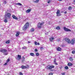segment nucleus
Wrapping results in <instances>:
<instances>
[{"label":"nucleus","instance_id":"nucleus-1","mask_svg":"<svg viewBox=\"0 0 75 75\" xmlns=\"http://www.w3.org/2000/svg\"><path fill=\"white\" fill-rule=\"evenodd\" d=\"M0 52H3L4 55H8V52H7V50H6V49L1 50Z\"/></svg>","mask_w":75,"mask_h":75},{"label":"nucleus","instance_id":"nucleus-2","mask_svg":"<svg viewBox=\"0 0 75 75\" xmlns=\"http://www.w3.org/2000/svg\"><path fill=\"white\" fill-rule=\"evenodd\" d=\"M29 24L30 23H26L23 27V30H27V28H28V26H29Z\"/></svg>","mask_w":75,"mask_h":75},{"label":"nucleus","instance_id":"nucleus-3","mask_svg":"<svg viewBox=\"0 0 75 75\" xmlns=\"http://www.w3.org/2000/svg\"><path fill=\"white\" fill-rule=\"evenodd\" d=\"M44 22H43L41 23H39L37 25L38 28H42V25H44Z\"/></svg>","mask_w":75,"mask_h":75},{"label":"nucleus","instance_id":"nucleus-4","mask_svg":"<svg viewBox=\"0 0 75 75\" xmlns=\"http://www.w3.org/2000/svg\"><path fill=\"white\" fill-rule=\"evenodd\" d=\"M54 68V66H50V65H49L47 66V69L49 70H50V69H51Z\"/></svg>","mask_w":75,"mask_h":75},{"label":"nucleus","instance_id":"nucleus-5","mask_svg":"<svg viewBox=\"0 0 75 75\" xmlns=\"http://www.w3.org/2000/svg\"><path fill=\"white\" fill-rule=\"evenodd\" d=\"M64 31H68V32L69 31L70 32H71V30L68 28H67L65 27H64Z\"/></svg>","mask_w":75,"mask_h":75},{"label":"nucleus","instance_id":"nucleus-6","mask_svg":"<svg viewBox=\"0 0 75 75\" xmlns=\"http://www.w3.org/2000/svg\"><path fill=\"white\" fill-rule=\"evenodd\" d=\"M65 40L69 44H70V43H71V41L69 39L67 38H65Z\"/></svg>","mask_w":75,"mask_h":75},{"label":"nucleus","instance_id":"nucleus-7","mask_svg":"<svg viewBox=\"0 0 75 75\" xmlns=\"http://www.w3.org/2000/svg\"><path fill=\"white\" fill-rule=\"evenodd\" d=\"M75 39L71 40V42L70 41V43H71V44L73 45L74 44H75Z\"/></svg>","mask_w":75,"mask_h":75},{"label":"nucleus","instance_id":"nucleus-8","mask_svg":"<svg viewBox=\"0 0 75 75\" xmlns=\"http://www.w3.org/2000/svg\"><path fill=\"white\" fill-rule=\"evenodd\" d=\"M6 16L7 17H8V18H10V16H11V15L10 14V13H7Z\"/></svg>","mask_w":75,"mask_h":75},{"label":"nucleus","instance_id":"nucleus-9","mask_svg":"<svg viewBox=\"0 0 75 75\" xmlns=\"http://www.w3.org/2000/svg\"><path fill=\"white\" fill-rule=\"evenodd\" d=\"M60 11H59V10H58L57 11V16H61V14H59V12Z\"/></svg>","mask_w":75,"mask_h":75},{"label":"nucleus","instance_id":"nucleus-10","mask_svg":"<svg viewBox=\"0 0 75 75\" xmlns=\"http://www.w3.org/2000/svg\"><path fill=\"white\" fill-rule=\"evenodd\" d=\"M12 17L13 19H15V20H17L18 19L17 17H16L15 15L12 16Z\"/></svg>","mask_w":75,"mask_h":75},{"label":"nucleus","instance_id":"nucleus-11","mask_svg":"<svg viewBox=\"0 0 75 75\" xmlns=\"http://www.w3.org/2000/svg\"><path fill=\"white\" fill-rule=\"evenodd\" d=\"M54 64L56 65H58V64L56 62V59H55L54 61Z\"/></svg>","mask_w":75,"mask_h":75},{"label":"nucleus","instance_id":"nucleus-12","mask_svg":"<svg viewBox=\"0 0 75 75\" xmlns=\"http://www.w3.org/2000/svg\"><path fill=\"white\" fill-rule=\"evenodd\" d=\"M21 68L22 69H25V68H27V67L23 65L21 66Z\"/></svg>","mask_w":75,"mask_h":75},{"label":"nucleus","instance_id":"nucleus-13","mask_svg":"<svg viewBox=\"0 0 75 75\" xmlns=\"http://www.w3.org/2000/svg\"><path fill=\"white\" fill-rule=\"evenodd\" d=\"M53 1L52 0H47V3L48 4H50V3H51V2H52Z\"/></svg>","mask_w":75,"mask_h":75},{"label":"nucleus","instance_id":"nucleus-14","mask_svg":"<svg viewBox=\"0 0 75 75\" xmlns=\"http://www.w3.org/2000/svg\"><path fill=\"white\" fill-rule=\"evenodd\" d=\"M19 35H20V32H16V37H18Z\"/></svg>","mask_w":75,"mask_h":75},{"label":"nucleus","instance_id":"nucleus-15","mask_svg":"<svg viewBox=\"0 0 75 75\" xmlns=\"http://www.w3.org/2000/svg\"><path fill=\"white\" fill-rule=\"evenodd\" d=\"M31 9H28L27 10H26V13H30V11H31Z\"/></svg>","mask_w":75,"mask_h":75},{"label":"nucleus","instance_id":"nucleus-16","mask_svg":"<svg viewBox=\"0 0 75 75\" xmlns=\"http://www.w3.org/2000/svg\"><path fill=\"white\" fill-rule=\"evenodd\" d=\"M68 66H72V65H73V64H72L71 63H69L68 64H67Z\"/></svg>","mask_w":75,"mask_h":75},{"label":"nucleus","instance_id":"nucleus-17","mask_svg":"<svg viewBox=\"0 0 75 75\" xmlns=\"http://www.w3.org/2000/svg\"><path fill=\"white\" fill-rule=\"evenodd\" d=\"M21 55H18V59H20L21 58Z\"/></svg>","mask_w":75,"mask_h":75},{"label":"nucleus","instance_id":"nucleus-18","mask_svg":"<svg viewBox=\"0 0 75 75\" xmlns=\"http://www.w3.org/2000/svg\"><path fill=\"white\" fill-rule=\"evenodd\" d=\"M50 41L52 42L53 40H54V38L52 37L50 38Z\"/></svg>","mask_w":75,"mask_h":75},{"label":"nucleus","instance_id":"nucleus-19","mask_svg":"<svg viewBox=\"0 0 75 75\" xmlns=\"http://www.w3.org/2000/svg\"><path fill=\"white\" fill-rule=\"evenodd\" d=\"M57 51H61V48L60 47H58L57 48Z\"/></svg>","mask_w":75,"mask_h":75},{"label":"nucleus","instance_id":"nucleus-20","mask_svg":"<svg viewBox=\"0 0 75 75\" xmlns=\"http://www.w3.org/2000/svg\"><path fill=\"white\" fill-rule=\"evenodd\" d=\"M10 42V40H8V41H6V44H9Z\"/></svg>","mask_w":75,"mask_h":75},{"label":"nucleus","instance_id":"nucleus-21","mask_svg":"<svg viewBox=\"0 0 75 75\" xmlns=\"http://www.w3.org/2000/svg\"><path fill=\"white\" fill-rule=\"evenodd\" d=\"M30 55L31 56H32V57H34V54L33 53H31L30 54Z\"/></svg>","mask_w":75,"mask_h":75},{"label":"nucleus","instance_id":"nucleus-22","mask_svg":"<svg viewBox=\"0 0 75 75\" xmlns=\"http://www.w3.org/2000/svg\"><path fill=\"white\" fill-rule=\"evenodd\" d=\"M30 31L31 32H33L34 31V28H32L30 29Z\"/></svg>","mask_w":75,"mask_h":75},{"label":"nucleus","instance_id":"nucleus-23","mask_svg":"<svg viewBox=\"0 0 75 75\" xmlns=\"http://www.w3.org/2000/svg\"><path fill=\"white\" fill-rule=\"evenodd\" d=\"M56 30H60V28H59V27L58 26H57L56 28Z\"/></svg>","mask_w":75,"mask_h":75},{"label":"nucleus","instance_id":"nucleus-24","mask_svg":"<svg viewBox=\"0 0 75 75\" xmlns=\"http://www.w3.org/2000/svg\"><path fill=\"white\" fill-rule=\"evenodd\" d=\"M69 60L71 61H73V59L72 57H70L69 58Z\"/></svg>","mask_w":75,"mask_h":75},{"label":"nucleus","instance_id":"nucleus-25","mask_svg":"<svg viewBox=\"0 0 75 75\" xmlns=\"http://www.w3.org/2000/svg\"><path fill=\"white\" fill-rule=\"evenodd\" d=\"M69 68L68 66H65V69H68Z\"/></svg>","mask_w":75,"mask_h":75},{"label":"nucleus","instance_id":"nucleus-26","mask_svg":"<svg viewBox=\"0 0 75 75\" xmlns=\"http://www.w3.org/2000/svg\"><path fill=\"white\" fill-rule=\"evenodd\" d=\"M9 61H10V59H8L7 60H6V62H7V63H8V62Z\"/></svg>","mask_w":75,"mask_h":75},{"label":"nucleus","instance_id":"nucleus-27","mask_svg":"<svg viewBox=\"0 0 75 75\" xmlns=\"http://www.w3.org/2000/svg\"><path fill=\"white\" fill-rule=\"evenodd\" d=\"M71 9H72V8L71 6H69V7L68 8V9L69 10H71Z\"/></svg>","mask_w":75,"mask_h":75},{"label":"nucleus","instance_id":"nucleus-28","mask_svg":"<svg viewBox=\"0 0 75 75\" xmlns=\"http://www.w3.org/2000/svg\"><path fill=\"white\" fill-rule=\"evenodd\" d=\"M39 1V0H36L34 1L35 3H38Z\"/></svg>","mask_w":75,"mask_h":75},{"label":"nucleus","instance_id":"nucleus-29","mask_svg":"<svg viewBox=\"0 0 75 75\" xmlns=\"http://www.w3.org/2000/svg\"><path fill=\"white\" fill-rule=\"evenodd\" d=\"M18 5H19V6H22V4L20 3H18L17 4Z\"/></svg>","mask_w":75,"mask_h":75},{"label":"nucleus","instance_id":"nucleus-30","mask_svg":"<svg viewBox=\"0 0 75 75\" xmlns=\"http://www.w3.org/2000/svg\"><path fill=\"white\" fill-rule=\"evenodd\" d=\"M39 55H40V54H39L38 53H36V56H39Z\"/></svg>","mask_w":75,"mask_h":75},{"label":"nucleus","instance_id":"nucleus-31","mask_svg":"<svg viewBox=\"0 0 75 75\" xmlns=\"http://www.w3.org/2000/svg\"><path fill=\"white\" fill-rule=\"evenodd\" d=\"M4 21L5 23L7 22V21H8L7 20V19H5L4 20Z\"/></svg>","mask_w":75,"mask_h":75},{"label":"nucleus","instance_id":"nucleus-32","mask_svg":"<svg viewBox=\"0 0 75 75\" xmlns=\"http://www.w3.org/2000/svg\"><path fill=\"white\" fill-rule=\"evenodd\" d=\"M72 54H75V50H73L72 52Z\"/></svg>","mask_w":75,"mask_h":75},{"label":"nucleus","instance_id":"nucleus-33","mask_svg":"<svg viewBox=\"0 0 75 75\" xmlns=\"http://www.w3.org/2000/svg\"><path fill=\"white\" fill-rule=\"evenodd\" d=\"M26 48H27V47H26L25 46V47H22V48H23V49H26Z\"/></svg>","mask_w":75,"mask_h":75},{"label":"nucleus","instance_id":"nucleus-34","mask_svg":"<svg viewBox=\"0 0 75 75\" xmlns=\"http://www.w3.org/2000/svg\"><path fill=\"white\" fill-rule=\"evenodd\" d=\"M35 52H37L38 51V49H35Z\"/></svg>","mask_w":75,"mask_h":75},{"label":"nucleus","instance_id":"nucleus-35","mask_svg":"<svg viewBox=\"0 0 75 75\" xmlns=\"http://www.w3.org/2000/svg\"><path fill=\"white\" fill-rule=\"evenodd\" d=\"M53 75V73H50L49 74V75Z\"/></svg>","mask_w":75,"mask_h":75},{"label":"nucleus","instance_id":"nucleus-36","mask_svg":"<svg viewBox=\"0 0 75 75\" xmlns=\"http://www.w3.org/2000/svg\"><path fill=\"white\" fill-rule=\"evenodd\" d=\"M35 45H37V42H35Z\"/></svg>","mask_w":75,"mask_h":75},{"label":"nucleus","instance_id":"nucleus-37","mask_svg":"<svg viewBox=\"0 0 75 75\" xmlns=\"http://www.w3.org/2000/svg\"><path fill=\"white\" fill-rule=\"evenodd\" d=\"M20 75H23V73L21 72H20L19 73Z\"/></svg>","mask_w":75,"mask_h":75},{"label":"nucleus","instance_id":"nucleus-38","mask_svg":"<svg viewBox=\"0 0 75 75\" xmlns=\"http://www.w3.org/2000/svg\"><path fill=\"white\" fill-rule=\"evenodd\" d=\"M67 11H65L64 12V14H67Z\"/></svg>","mask_w":75,"mask_h":75},{"label":"nucleus","instance_id":"nucleus-39","mask_svg":"<svg viewBox=\"0 0 75 75\" xmlns=\"http://www.w3.org/2000/svg\"><path fill=\"white\" fill-rule=\"evenodd\" d=\"M7 63H7V62H6V63L4 64V65H7Z\"/></svg>","mask_w":75,"mask_h":75},{"label":"nucleus","instance_id":"nucleus-40","mask_svg":"<svg viewBox=\"0 0 75 75\" xmlns=\"http://www.w3.org/2000/svg\"><path fill=\"white\" fill-rule=\"evenodd\" d=\"M62 75H65V73H62Z\"/></svg>","mask_w":75,"mask_h":75},{"label":"nucleus","instance_id":"nucleus-41","mask_svg":"<svg viewBox=\"0 0 75 75\" xmlns=\"http://www.w3.org/2000/svg\"><path fill=\"white\" fill-rule=\"evenodd\" d=\"M37 45H40V43H39V42H38V43H37Z\"/></svg>","mask_w":75,"mask_h":75},{"label":"nucleus","instance_id":"nucleus-42","mask_svg":"<svg viewBox=\"0 0 75 75\" xmlns=\"http://www.w3.org/2000/svg\"><path fill=\"white\" fill-rule=\"evenodd\" d=\"M40 49H43V48L42 47H40Z\"/></svg>","mask_w":75,"mask_h":75},{"label":"nucleus","instance_id":"nucleus-43","mask_svg":"<svg viewBox=\"0 0 75 75\" xmlns=\"http://www.w3.org/2000/svg\"><path fill=\"white\" fill-rule=\"evenodd\" d=\"M30 42H30V41H28V43H30Z\"/></svg>","mask_w":75,"mask_h":75},{"label":"nucleus","instance_id":"nucleus-44","mask_svg":"<svg viewBox=\"0 0 75 75\" xmlns=\"http://www.w3.org/2000/svg\"><path fill=\"white\" fill-rule=\"evenodd\" d=\"M4 1L5 3H6V1Z\"/></svg>","mask_w":75,"mask_h":75},{"label":"nucleus","instance_id":"nucleus-45","mask_svg":"<svg viewBox=\"0 0 75 75\" xmlns=\"http://www.w3.org/2000/svg\"><path fill=\"white\" fill-rule=\"evenodd\" d=\"M74 3H75V0H74Z\"/></svg>","mask_w":75,"mask_h":75},{"label":"nucleus","instance_id":"nucleus-46","mask_svg":"<svg viewBox=\"0 0 75 75\" xmlns=\"http://www.w3.org/2000/svg\"><path fill=\"white\" fill-rule=\"evenodd\" d=\"M59 0V1H62V0Z\"/></svg>","mask_w":75,"mask_h":75},{"label":"nucleus","instance_id":"nucleus-47","mask_svg":"<svg viewBox=\"0 0 75 75\" xmlns=\"http://www.w3.org/2000/svg\"><path fill=\"white\" fill-rule=\"evenodd\" d=\"M1 6V4H0V6Z\"/></svg>","mask_w":75,"mask_h":75}]
</instances>
